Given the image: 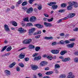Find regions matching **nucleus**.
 I'll return each instance as SVG.
<instances>
[{"instance_id": "nucleus-1", "label": "nucleus", "mask_w": 78, "mask_h": 78, "mask_svg": "<svg viewBox=\"0 0 78 78\" xmlns=\"http://www.w3.org/2000/svg\"><path fill=\"white\" fill-rule=\"evenodd\" d=\"M22 9H23V11H26L27 10L26 12H27V14H30V13L32 12L33 11V8L32 7H30L28 9V8H27V7H23L22 8Z\"/></svg>"}, {"instance_id": "nucleus-2", "label": "nucleus", "mask_w": 78, "mask_h": 78, "mask_svg": "<svg viewBox=\"0 0 78 78\" xmlns=\"http://www.w3.org/2000/svg\"><path fill=\"white\" fill-rule=\"evenodd\" d=\"M32 42V39H28L27 40H25L23 42V44H30L31 42Z\"/></svg>"}, {"instance_id": "nucleus-3", "label": "nucleus", "mask_w": 78, "mask_h": 78, "mask_svg": "<svg viewBox=\"0 0 78 78\" xmlns=\"http://www.w3.org/2000/svg\"><path fill=\"white\" fill-rule=\"evenodd\" d=\"M30 66L32 69L33 70H36L38 68V66L35 65H31Z\"/></svg>"}, {"instance_id": "nucleus-4", "label": "nucleus", "mask_w": 78, "mask_h": 78, "mask_svg": "<svg viewBox=\"0 0 78 78\" xmlns=\"http://www.w3.org/2000/svg\"><path fill=\"white\" fill-rule=\"evenodd\" d=\"M36 30V28H32L31 29L29 30V35H31L33 33H34V31Z\"/></svg>"}, {"instance_id": "nucleus-5", "label": "nucleus", "mask_w": 78, "mask_h": 78, "mask_svg": "<svg viewBox=\"0 0 78 78\" xmlns=\"http://www.w3.org/2000/svg\"><path fill=\"white\" fill-rule=\"evenodd\" d=\"M75 43H73L71 44H69L66 45L67 47L68 48H73L74 47Z\"/></svg>"}, {"instance_id": "nucleus-6", "label": "nucleus", "mask_w": 78, "mask_h": 78, "mask_svg": "<svg viewBox=\"0 0 78 78\" xmlns=\"http://www.w3.org/2000/svg\"><path fill=\"white\" fill-rule=\"evenodd\" d=\"M60 51L59 50H55L51 51V52L53 54H58Z\"/></svg>"}, {"instance_id": "nucleus-7", "label": "nucleus", "mask_w": 78, "mask_h": 78, "mask_svg": "<svg viewBox=\"0 0 78 78\" xmlns=\"http://www.w3.org/2000/svg\"><path fill=\"white\" fill-rule=\"evenodd\" d=\"M44 24L46 27H51V26H52V24L51 23H47L46 22H45L44 23Z\"/></svg>"}, {"instance_id": "nucleus-8", "label": "nucleus", "mask_w": 78, "mask_h": 78, "mask_svg": "<svg viewBox=\"0 0 78 78\" xmlns=\"http://www.w3.org/2000/svg\"><path fill=\"white\" fill-rule=\"evenodd\" d=\"M4 29L6 31H10V29L9 28V27L8 25L5 24L4 26Z\"/></svg>"}, {"instance_id": "nucleus-9", "label": "nucleus", "mask_w": 78, "mask_h": 78, "mask_svg": "<svg viewBox=\"0 0 78 78\" xmlns=\"http://www.w3.org/2000/svg\"><path fill=\"white\" fill-rule=\"evenodd\" d=\"M34 26H35V27H36L39 28H43V27H44L43 26L41 25L40 24H34Z\"/></svg>"}, {"instance_id": "nucleus-10", "label": "nucleus", "mask_w": 78, "mask_h": 78, "mask_svg": "<svg viewBox=\"0 0 78 78\" xmlns=\"http://www.w3.org/2000/svg\"><path fill=\"white\" fill-rule=\"evenodd\" d=\"M36 20V18L34 16H31L30 19V21L31 22H34Z\"/></svg>"}, {"instance_id": "nucleus-11", "label": "nucleus", "mask_w": 78, "mask_h": 78, "mask_svg": "<svg viewBox=\"0 0 78 78\" xmlns=\"http://www.w3.org/2000/svg\"><path fill=\"white\" fill-rule=\"evenodd\" d=\"M69 75L68 76L67 78H75V76L72 74V73H69Z\"/></svg>"}, {"instance_id": "nucleus-12", "label": "nucleus", "mask_w": 78, "mask_h": 78, "mask_svg": "<svg viewBox=\"0 0 78 78\" xmlns=\"http://www.w3.org/2000/svg\"><path fill=\"white\" fill-rule=\"evenodd\" d=\"M75 16V14L74 13H71L69 14L68 16V18H72L73 17H74Z\"/></svg>"}, {"instance_id": "nucleus-13", "label": "nucleus", "mask_w": 78, "mask_h": 78, "mask_svg": "<svg viewBox=\"0 0 78 78\" xmlns=\"http://www.w3.org/2000/svg\"><path fill=\"white\" fill-rule=\"evenodd\" d=\"M70 60V58H66L62 59V61L63 62H66V61H69Z\"/></svg>"}, {"instance_id": "nucleus-14", "label": "nucleus", "mask_w": 78, "mask_h": 78, "mask_svg": "<svg viewBox=\"0 0 78 78\" xmlns=\"http://www.w3.org/2000/svg\"><path fill=\"white\" fill-rule=\"evenodd\" d=\"M56 2H51L50 3H48L47 5H48L49 6H53V5H56Z\"/></svg>"}, {"instance_id": "nucleus-15", "label": "nucleus", "mask_w": 78, "mask_h": 78, "mask_svg": "<svg viewBox=\"0 0 78 78\" xmlns=\"http://www.w3.org/2000/svg\"><path fill=\"white\" fill-rule=\"evenodd\" d=\"M5 73L8 76V75H11V73L10 72V71L8 70H5Z\"/></svg>"}, {"instance_id": "nucleus-16", "label": "nucleus", "mask_w": 78, "mask_h": 78, "mask_svg": "<svg viewBox=\"0 0 78 78\" xmlns=\"http://www.w3.org/2000/svg\"><path fill=\"white\" fill-rule=\"evenodd\" d=\"M47 64V62L45 61H43L40 63V65L41 66H44Z\"/></svg>"}, {"instance_id": "nucleus-17", "label": "nucleus", "mask_w": 78, "mask_h": 78, "mask_svg": "<svg viewBox=\"0 0 78 78\" xmlns=\"http://www.w3.org/2000/svg\"><path fill=\"white\" fill-rule=\"evenodd\" d=\"M67 53V51L66 50H64V51H62L60 52V55H64L66 53Z\"/></svg>"}, {"instance_id": "nucleus-18", "label": "nucleus", "mask_w": 78, "mask_h": 78, "mask_svg": "<svg viewBox=\"0 0 78 78\" xmlns=\"http://www.w3.org/2000/svg\"><path fill=\"white\" fill-rule=\"evenodd\" d=\"M16 64V62H13L12 63L10 64L9 66V68H12V67H13Z\"/></svg>"}, {"instance_id": "nucleus-19", "label": "nucleus", "mask_w": 78, "mask_h": 78, "mask_svg": "<svg viewBox=\"0 0 78 78\" xmlns=\"http://www.w3.org/2000/svg\"><path fill=\"white\" fill-rule=\"evenodd\" d=\"M25 54H22L21 53L19 57L20 59H23V58H25Z\"/></svg>"}, {"instance_id": "nucleus-20", "label": "nucleus", "mask_w": 78, "mask_h": 78, "mask_svg": "<svg viewBox=\"0 0 78 78\" xmlns=\"http://www.w3.org/2000/svg\"><path fill=\"white\" fill-rule=\"evenodd\" d=\"M44 39H46L47 40H51L53 39V37H45Z\"/></svg>"}, {"instance_id": "nucleus-21", "label": "nucleus", "mask_w": 78, "mask_h": 78, "mask_svg": "<svg viewBox=\"0 0 78 78\" xmlns=\"http://www.w3.org/2000/svg\"><path fill=\"white\" fill-rule=\"evenodd\" d=\"M67 6V4L65 3H63L61 4V8H65Z\"/></svg>"}, {"instance_id": "nucleus-22", "label": "nucleus", "mask_w": 78, "mask_h": 78, "mask_svg": "<svg viewBox=\"0 0 78 78\" xmlns=\"http://www.w3.org/2000/svg\"><path fill=\"white\" fill-rule=\"evenodd\" d=\"M75 2H69L68 3V4H69V5L70 6H73V5H74V4H75Z\"/></svg>"}, {"instance_id": "nucleus-23", "label": "nucleus", "mask_w": 78, "mask_h": 78, "mask_svg": "<svg viewBox=\"0 0 78 78\" xmlns=\"http://www.w3.org/2000/svg\"><path fill=\"white\" fill-rule=\"evenodd\" d=\"M58 6L57 5H53L52 6L51 9H56L58 8Z\"/></svg>"}, {"instance_id": "nucleus-24", "label": "nucleus", "mask_w": 78, "mask_h": 78, "mask_svg": "<svg viewBox=\"0 0 78 78\" xmlns=\"http://www.w3.org/2000/svg\"><path fill=\"white\" fill-rule=\"evenodd\" d=\"M72 6L70 5L68 6L67 7V9L68 10H72Z\"/></svg>"}, {"instance_id": "nucleus-25", "label": "nucleus", "mask_w": 78, "mask_h": 78, "mask_svg": "<svg viewBox=\"0 0 78 78\" xmlns=\"http://www.w3.org/2000/svg\"><path fill=\"white\" fill-rule=\"evenodd\" d=\"M53 71H49V72H47L45 74L46 75H51V74H53Z\"/></svg>"}, {"instance_id": "nucleus-26", "label": "nucleus", "mask_w": 78, "mask_h": 78, "mask_svg": "<svg viewBox=\"0 0 78 78\" xmlns=\"http://www.w3.org/2000/svg\"><path fill=\"white\" fill-rule=\"evenodd\" d=\"M34 60H39V59H41V56L36 57L34 58Z\"/></svg>"}, {"instance_id": "nucleus-27", "label": "nucleus", "mask_w": 78, "mask_h": 78, "mask_svg": "<svg viewBox=\"0 0 78 78\" xmlns=\"http://www.w3.org/2000/svg\"><path fill=\"white\" fill-rule=\"evenodd\" d=\"M12 25L14 27H17V23L15 21H13L12 22Z\"/></svg>"}, {"instance_id": "nucleus-28", "label": "nucleus", "mask_w": 78, "mask_h": 78, "mask_svg": "<svg viewBox=\"0 0 78 78\" xmlns=\"http://www.w3.org/2000/svg\"><path fill=\"white\" fill-rule=\"evenodd\" d=\"M27 4H28V3L27 2L24 1L23 2V3L22 4V5L23 6H25V5H27Z\"/></svg>"}, {"instance_id": "nucleus-29", "label": "nucleus", "mask_w": 78, "mask_h": 78, "mask_svg": "<svg viewBox=\"0 0 78 78\" xmlns=\"http://www.w3.org/2000/svg\"><path fill=\"white\" fill-rule=\"evenodd\" d=\"M29 47L30 49H34V46L32 45H30Z\"/></svg>"}, {"instance_id": "nucleus-30", "label": "nucleus", "mask_w": 78, "mask_h": 78, "mask_svg": "<svg viewBox=\"0 0 78 78\" xmlns=\"http://www.w3.org/2000/svg\"><path fill=\"white\" fill-rule=\"evenodd\" d=\"M11 49H12L11 46H9L6 49V50L7 51H9L11 50Z\"/></svg>"}, {"instance_id": "nucleus-31", "label": "nucleus", "mask_w": 78, "mask_h": 78, "mask_svg": "<svg viewBox=\"0 0 78 78\" xmlns=\"http://www.w3.org/2000/svg\"><path fill=\"white\" fill-rule=\"evenodd\" d=\"M55 69H56V68L58 69L60 68V66L58 64H55Z\"/></svg>"}, {"instance_id": "nucleus-32", "label": "nucleus", "mask_w": 78, "mask_h": 78, "mask_svg": "<svg viewBox=\"0 0 78 78\" xmlns=\"http://www.w3.org/2000/svg\"><path fill=\"white\" fill-rule=\"evenodd\" d=\"M7 47L8 46H4V48L1 50V51L2 52L3 51H5V50H6V48H7Z\"/></svg>"}, {"instance_id": "nucleus-33", "label": "nucleus", "mask_w": 78, "mask_h": 78, "mask_svg": "<svg viewBox=\"0 0 78 78\" xmlns=\"http://www.w3.org/2000/svg\"><path fill=\"white\" fill-rule=\"evenodd\" d=\"M41 49V48L39 47H36L35 48V51H38Z\"/></svg>"}, {"instance_id": "nucleus-34", "label": "nucleus", "mask_w": 78, "mask_h": 78, "mask_svg": "<svg viewBox=\"0 0 78 78\" xmlns=\"http://www.w3.org/2000/svg\"><path fill=\"white\" fill-rule=\"evenodd\" d=\"M74 7L75 8H77V7H78V3L76 2H74Z\"/></svg>"}, {"instance_id": "nucleus-35", "label": "nucleus", "mask_w": 78, "mask_h": 78, "mask_svg": "<svg viewBox=\"0 0 78 78\" xmlns=\"http://www.w3.org/2000/svg\"><path fill=\"white\" fill-rule=\"evenodd\" d=\"M66 77V76L65 74H62L60 76V78H65Z\"/></svg>"}, {"instance_id": "nucleus-36", "label": "nucleus", "mask_w": 78, "mask_h": 78, "mask_svg": "<svg viewBox=\"0 0 78 78\" xmlns=\"http://www.w3.org/2000/svg\"><path fill=\"white\" fill-rule=\"evenodd\" d=\"M64 43H65V41L62 40L59 41V44H61L62 45H63V44H64Z\"/></svg>"}, {"instance_id": "nucleus-37", "label": "nucleus", "mask_w": 78, "mask_h": 78, "mask_svg": "<svg viewBox=\"0 0 78 78\" xmlns=\"http://www.w3.org/2000/svg\"><path fill=\"white\" fill-rule=\"evenodd\" d=\"M19 66H20L21 67H24V65L23 63H20L19 64Z\"/></svg>"}, {"instance_id": "nucleus-38", "label": "nucleus", "mask_w": 78, "mask_h": 78, "mask_svg": "<svg viewBox=\"0 0 78 78\" xmlns=\"http://www.w3.org/2000/svg\"><path fill=\"white\" fill-rule=\"evenodd\" d=\"M47 20L49 22H52L53 20V18H51V19H47Z\"/></svg>"}, {"instance_id": "nucleus-39", "label": "nucleus", "mask_w": 78, "mask_h": 78, "mask_svg": "<svg viewBox=\"0 0 78 78\" xmlns=\"http://www.w3.org/2000/svg\"><path fill=\"white\" fill-rule=\"evenodd\" d=\"M23 20L24 22H28V17L25 18L23 19Z\"/></svg>"}, {"instance_id": "nucleus-40", "label": "nucleus", "mask_w": 78, "mask_h": 78, "mask_svg": "<svg viewBox=\"0 0 78 78\" xmlns=\"http://www.w3.org/2000/svg\"><path fill=\"white\" fill-rule=\"evenodd\" d=\"M47 58H48V59H50V60H51V59H52V57H51V56H48V55H47L46 56Z\"/></svg>"}, {"instance_id": "nucleus-41", "label": "nucleus", "mask_w": 78, "mask_h": 78, "mask_svg": "<svg viewBox=\"0 0 78 78\" xmlns=\"http://www.w3.org/2000/svg\"><path fill=\"white\" fill-rule=\"evenodd\" d=\"M65 11L64 9H60L58 10L59 12H64Z\"/></svg>"}, {"instance_id": "nucleus-42", "label": "nucleus", "mask_w": 78, "mask_h": 78, "mask_svg": "<svg viewBox=\"0 0 78 78\" xmlns=\"http://www.w3.org/2000/svg\"><path fill=\"white\" fill-rule=\"evenodd\" d=\"M34 1H35V0H29V2L30 4H32V3H33Z\"/></svg>"}, {"instance_id": "nucleus-43", "label": "nucleus", "mask_w": 78, "mask_h": 78, "mask_svg": "<svg viewBox=\"0 0 78 78\" xmlns=\"http://www.w3.org/2000/svg\"><path fill=\"white\" fill-rule=\"evenodd\" d=\"M62 19H60L58 20V21H57L56 23H60V22H62Z\"/></svg>"}, {"instance_id": "nucleus-44", "label": "nucleus", "mask_w": 78, "mask_h": 78, "mask_svg": "<svg viewBox=\"0 0 78 78\" xmlns=\"http://www.w3.org/2000/svg\"><path fill=\"white\" fill-rule=\"evenodd\" d=\"M29 58L28 57H27L24 58V60L26 62L28 61H29Z\"/></svg>"}, {"instance_id": "nucleus-45", "label": "nucleus", "mask_w": 78, "mask_h": 78, "mask_svg": "<svg viewBox=\"0 0 78 78\" xmlns=\"http://www.w3.org/2000/svg\"><path fill=\"white\" fill-rule=\"evenodd\" d=\"M22 28H19L18 29V31H20V33H22Z\"/></svg>"}, {"instance_id": "nucleus-46", "label": "nucleus", "mask_w": 78, "mask_h": 78, "mask_svg": "<svg viewBox=\"0 0 78 78\" xmlns=\"http://www.w3.org/2000/svg\"><path fill=\"white\" fill-rule=\"evenodd\" d=\"M74 62H78V58H75L74 59Z\"/></svg>"}, {"instance_id": "nucleus-47", "label": "nucleus", "mask_w": 78, "mask_h": 78, "mask_svg": "<svg viewBox=\"0 0 78 78\" xmlns=\"http://www.w3.org/2000/svg\"><path fill=\"white\" fill-rule=\"evenodd\" d=\"M20 68L19 67L17 66L16 67V70L18 72H19V71H20Z\"/></svg>"}, {"instance_id": "nucleus-48", "label": "nucleus", "mask_w": 78, "mask_h": 78, "mask_svg": "<svg viewBox=\"0 0 78 78\" xmlns=\"http://www.w3.org/2000/svg\"><path fill=\"white\" fill-rule=\"evenodd\" d=\"M38 9L39 10H41V9H42V6L41 5L40 6L39 5H38Z\"/></svg>"}, {"instance_id": "nucleus-49", "label": "nucleus", "mask_w": 78, "mask_h": 78, "mask_svg": "<svg viewBox=\"0 0 78 78\" xmlns=\"http://www.w3.org/2000/svg\"><path fill=\"white\" fill-rule=\"evenodd\" d=\"M27 25L28 26H29V27H30V26H33V24L31 23H28L27 24Z\"/></svg>"}, {"instance_id": "nucleus-50", "label": "nucleus", "mask_w": 78, "mask_h": 78, "mask_svg": "<svg viewBox=\"0 0 78 78\" xmlns=\"http://www.w3.org/2000/svg\"><path fill=\"white\" fill-rule=\"evenodd\" d=\"M56 44H57V43H56V42H54L52 44V46L55 45H56Z\"/></svg>"}, {"instance_id": "nucleus-51", "label": "nucleus", "mask_w": 78, "mask_h": 78, "mask_svg": "<svg viewBox=\"0 0 78 78\" xmlns=\"http://www.w3.org/2000/svg\"><path fill=\"white\" fill-rule=\"evenodd\" d=\"M22 0H19L18 2H17L18 4H20L22 3Z\"/></svg>"}, {"instance_id": "nucleus-52", "label": "nucleus", "mask_w": 78, "mask_h": 78, "mask_svg": "<svg viewBox=\"0 0 78 78\" xmlns=\"http://www.w3.org/2000/svg\"><path fill=\"white\" fill-rule=\"evenodd\" d=\"M65 43L66 44H69V43H70V41L69 40H66L65 41Z\"/></svg>"}, {"instance_id": "nucleus-53", "label": "nucleus", "mask_w": 78, "mask_h": 78, "mask_svg": "<svg viewBox=\"0 0 78 78\" xmlns=\"http://www.w3.org/2000/svg\"><path fill=\"white\" fill-rule=\"evenodd\" d=\"M37 34H41V30H37Z\"/></svg>"}, {"instance_id": "nucleus-54", "label": "nucleus", "mask_w": 78, "mask_h": 78, "mask_svg": "<svg viewBox=\"0 0 78 78\" xmlns=\"http://www.w3.org/2000/svg\"><path fill=\"white\" fill-rule=\"evenodd\" d=\"M38 55V54L35 53V54H34L32 56H33V57H35V56H37Z\"/></svg>"}, {"instance_id": "nucleus-55", "label": "nucleus", "mask_w": 78, "mask_h": 78, "mask_svg": "<svg viewBox=\"0 0 78 78\" xmlns=\"http://www.w3.org/2000/svg\"><path fill=\"white\" fill-rule=\"evenodd\" d=\"M38 75L39 76V77H43L42 76V74L41 73H39L38 74Z\"/></svg>"}, {"instance_id": "nucleus-56", "label": "nucleus", "mask_w": 78, "mask_h": 78, "mask_svg": "<svg viewBox=\"0 0 78 78\" xmlns=\"http://www.w3.org/2000/svg\"><path fill=\"white\" fill-rule=\"evenodd\" d=\"M25 48H26L25 47L23 48L20 49H19L18 50V51H21V50H24V49H25Z\"/></svg>"}, {"instance_id": "nucleus-57", "label": "nucleus", "mask_w": 78, "mask_h": 78, "mask_svg": "<svg viewBox=\"0 0 78 78\" xmlns=\"http://www.w3.org/2000/svg\"><path fill=\"white\" fill-rule=\"evenodd\" d=\"M54 70L55 71V72L56 73H59V71H58V70H57L56 69H54Z\"/></svg>"}, {"instance_id": "nucleus-58", "label": "nucleus", "mask_w": 78, "mask_h": 78, "mask_svg": "<svg viewBox=\"0 0 78 78\" xmlns=\"http://www.w3.org/2000/svg\"><path fill=\"white\" fill-rule=\"evenodd\" d=\"M78 27L76 28L75 29H74L73 30L74 31H78Z\"/></svg>"}, {"instance_id": "nucleus-59", "label": "nucleus", "mask_w": 78, "mask_h": 78, "mask_svg": "<svg viewBox=\"0 0 78 78\" xmlns=\"http://www.w3.org/2000/svg\"><path fill=\"white\" fill-rule=\"evenodd\" d=\"M40 37H41V35H38L37 36H36L35 37V38H36L37 39H39V38H40Z\"/></svg>"}, {"instance_id": "nucleus-60", "label": "nucleus", "mask_w": 78, "mask_h": 78, "mask_svg": "<svg viewBox=\"0 0 78 78\" xmlns=\"http://www.w3.org/2000/svg\"><path fill=\"white\" fill-rule=\"evenodd\" d=\"M10 9L9 8H7V9L5 10V11L6 12H8V11H10Z\"/></svg>"}, {"instance_id": "nucleus-61", "label": "nucleus", "mask_w": 78, "mask_h": 78, "mask_svg": "<svg viewBox=\"0 0 78 78\" xmlns=\"http://www.w3.org/2000/svg\"><path fill=\"white\" fill-rule=\"evenodd\" d=\"M50 69V68L48 67H46L44 68V70H49Z\"/></svg>"}, {"instance_id": "nucleus-62", "label": "nucleus", "mask_w": 78, "mask_h": 78, "mask_svg": "<svg viewBox=\"0 0 78 78\" xmlns=\"http://www.w3.org/2000/svg\"><path fill=\"white\" fill-rule=\"evenodd\" d=\"M10 54V53H6L5 54V56H9V55Z\"/></svg>"}, {"instance_id": "nucleus-63", "label": "nucleus", "mask_w": 78, "mask_h": 78, "mask_svg": "<svg viewBox=\"0 0 78 78\" xmlns=\"http://www.w3.org/2000/svg\"><path fill=\"white\" fill-rule=\"evenodd\" d=\"M70 41H75V39L73 38L69 39Z\"/></svg>"}, {"instance_id": "nucleus-64", "label": "nucleus", "mask_w": 78, "mask_h": 78, "mask_svg": "<svg viewBox=\"0 0 78 78\" xmlns=\"http://www.w3.org/2000/svg\"><path fill=\"white\" fill-rule=\"evenodd\" d=\"M60 36H64V34L63 33H61L60 34Z\"/></svg>"}]
</instances>
